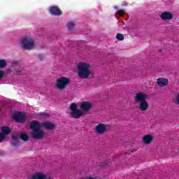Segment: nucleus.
Masks as SVG:
<instances>
[{
  "instance_id": "obj_1",
  "label": "nucleus",
  "mask_w": 179,
  "mask_h": 179,
  "mask_svg": "<svg viewBox=\"0 0 179 179\" xmlns=\"http://www.w3.org/2000/svg\"><path fill=\"white\" fill-rule=\"evenodd\" d=\"M41 128H43V124L38 121L32 120L30 122V129L32 131L31 137L33 138V139L41 141V139L44 138L45 134L44 131L41 130Z\"/></svg>"
},
{
  "instance_id": "obj_2",
  "label": "nucleus",
  "mask_w": 179,
  "mask_h": 179,
  "mask_svg": "<svg viewBox=\"0 0 179 179\" xmlns=\"http://www.w3.org/2000/svg\"><path fill=\"white\" fill-rule=\"evenodd\" d=\"M148 97H149V96L144 92H138L136 94L134 101L138 104V109L140 111H147L149 108Z\"/></svg>"
},
{
  "instance_id": "obj_3",
  "label": "nucleus",
  "mask_w": 179,
  "mask_h": 179,
  "mask_svg": "<svg viewBox=\"0 0 179 179\" xmlns=\"http://www.w3.org/2000/svg\"><path fill=\"white\" fill-rule=\"evenodd\" d=\"M90 65L87 63H79L78 64V75L81 79H87L90 75Z\"/></svg>"
},
{
  "instance_id": "obj_4",
  "label": "nucleus",
  "mask_w": 179,
  "mask_h": 179,
  "mask_svg": "<svg viewBox=\"0 0 179 179\" xmlns=\"http://www.w3.org/2000/svg\"><path fill=\"white\" fill-rule=\"evenodd\" d=\"M70 110L72 118L79 120V118L83 115V111L82 109L78 108V104H76V103H71Z\"/></svg>"
},
{
  "instance_id": "obj_5",
  "label": "nucleus",
  "mask_w": 179,
  "mask_h": 179,
  "mask_svg": "<svg viewBox=\"0 0 179 179\" xmlns=\"http://www.w3.org/2000/svg\"><path fill=\"white\" fill-rule=\"evenodd\" d=\"M71 83V80L66 77H60L56 80V87L59 90H64Z\"/></svg>"
},
{
  "instance_id": "obj_6",
  "label": "nucleus",
  "mask_w": 179,
  "mask_h": 179,
  "mask_svg": "<svg viewBox=\"0 0 179 179\" xmlns=\"http://www.w3.org/2000/svg\"><path fill=\"white\" fill-rule=\"evenodd\" d=\"M34 43V39L30 36L23 38L21 41L22 46L24 50H33Z\"/></svg>"
},
{
  "instance_id": "obj_7",
  "label": "nucleus",
  "mask_w": 179,
  "mask_h": 179,
  "mask_svg": "<svg viewBox=\"0 0 179 179\" xmlns=\"http://www.w3.org/2000/svg\"><path fill=\"white\" fill-rule=\"evenodd\" d=\"M13 118L17 122H24L26 121V115L18 112L13 115Z\"/></svg>"
},
{
  "instance_id": "obj_8",
  "label": "nucleus",
  "mask_w": 179,
  "mask_h": 179,
  "mask_svg": "<svg viewBox=\"0 0 179 179\" xmlns=\"http://www.w3.org/2000/svg\"><path fill=\"white\" fill-rule=\"evenodd\" d=\"M106 131H107V127L103 123L99 124L95 127L96 134H99V135H103V134L106 133Z\"/></svg>"
},
{
  "instance_id": "obj_9",
  "label": "nucleus",
  "mask_w": 179,
  "mask_h": 179,
  "mask_svg": "<svg viewBox=\"0 0 179 179\" xmlns=\"http://www.w3.org/2000/svg\"><path fill=\"white\" fill-rule=\"evenodd\" d=\"M31 179H52L50 175L36 173L31 176Z\"/></svg>"
},
{
  "instance_id": "obj_10",
  "label": "nucleus",
  "mask_w": 179,
  "mask_h": 179,
  "mask_svg": "<svg viewBox=\"0 0 179 179\" xmlns=\"http://www.w3.org/2000/svg\"><path fill=\"white\" fill-rule=\"evenodd\" d=\"M81 110L83 111H90V108H92V103L88 101H84L80 103V106Z\"/></svg>"
},
{
  "instance_id": "obj_11",
  "label": "nucleus",
  "mask_w": 179,
  "mask_h": 179,
  "mask_svg": "<svg viewBox=\"0 0 179 179\" xmlns=\"http://www.w3.org/2000/svg\"><path fill=\"white\" fill-rule=\"evenodd\" d=\"M50 12L52 15H55V16H59V15H62V11L57 6L50 7Z\"/></svg>"
},
{
  "instance_id": "obj_12",
  "label": "nucleus",
  "mask_w": 179,
  "mask_h": 179,
  "mask_svg": "<svg viewBox=\"0 0 179 179\" xmlns=\"http://www.w3.org/2000/svg\"><path fill=\"white\" fill-rule=\"evenodd\" d=\"M157 85L160 87H164L169 85V80L167 78H159L157 80Z\"/></svg>"
},
{
  "instance_id": "obj_13",
  "label": "nucleus",
  "mask_w": 179,
  "mask_h": 179,
  "mask_svg": "<svg viewBox=\"0 0 179 179\" xmlns=\"http://www.w3.org/2000/svg\"><path fill=\"white\" fill-rule=\"evenodd\" d=\"M160 17L162 20H170L173 19V13L171 12H163Z\"/></svg>"
},
{
  "instance_id": "obj_14",
  "label": "nucleus",
  "mask_w": 179,
  "mask_h": 179,
  "mask_svg": "<svg viewBox=\"0 0 179 179\" xmlns=\"http://www.w3.org/2000/svg\"><path fill=\"white\" fill-rule=\"evenodd\" d=\"M143 142L145 145H149L153 142V136L152 135H145L143 137Z\"/></svg>"
},
{
  "instance_id": "obj_15",
  "label": "nucleus",
  "mask_w": 179,
  "mask_h": 179,
  "mask_svg": "<svg viewBox=\"0 0 179 179\" xmlns=\"http://www.w3.org/2000/svg\"><path fill=\"white\" fill-rule=\"evenodd\" d=\"M42 127H43V128H45V129L52 130L55 128V124H54L50 122H45L42 124Z\"/></svg>"
},
{
  "instance_id": "obj_16",
  "label": "nucleus",
  "mask_w": 179,
  "mask_h": 179,
  "mask_svg": "<svg viewBox=\"0 0 179 179\" xmlns=\"http://www.w3.org/2000/svg\"><path fill=\"white\" fill-rule=\"evenodd\" d=\"M1 134L3 136H6V135H9V134H10V132H12V131H10V128H9L8 127H2L1 128Z\"/></svg>"
},
{
  "instance_id": "obj_17",
  "label": "nucleus",
  "mask_w": 179,
  "mask_h": 179,
  "mask_svg": "<svg viewBox=\"0 0 179 179\" xmlns=\"http://www.w3.org/2000/svg\"><path fill=\"white\" fill-rule=\"evenodd\" d=\"M13 141L11 142V144L14 148H17V146H19V138H17V136L13 135L12 136Z\"/></svg>"
},
{
  "instance_id": "obj_18",
  "label": "nucleus",
  "mask_w": 179,
  "mask_h": 179,
  "mask_svg": "<svg viewBox=\"0 0 179 179\" xmlns=\"http://www.w3.org/2000/svg\"><path fill=\"white\" fill-rule=\"evenodd\" d=\"M20 138L24 142L29 141V136L24 133L21 134Z\"/></svg>"
},
{
  "instance_id": "obj_19",
  "label": "nucleus",
  "mask_w": 179,
  "mask_h": 179,
  "mask_svg": "<svg viewBox=\"0 0 179 179\" xmlns=\"http://www.w3.org/2000/svg\"><path fill=\"white\" fill-rule=\"evenodd\" d=\"M73 27H75V22H69L67 23V29H69V30H72Z\"/></svg>"
},
{
  "instance_id": "obj_20",
  "label": "nucleus",
  "mask_w": 179,
  "mask_h": 179,
  "mask_svg": "<svg viewBox=\"0 0 179 179\" xmlns=\"http://www.w3.org/2000/svg\"><path fill=\"white\" fill-rule=\"evenodd\" d=\"M116 38L119 41H122V40H124V35L122 34H117L116 35Z\"/></svg>"
},
{
  "instance_id": "obj_21",
  "label": "nucleus",
  "mask_w": 179,
  "mask_h": 179,
  "mask_svg": "<svg viewBox=\"0 0 179 179\" xmlns=\"http://www.w3.org/2000/svg\"><path fill=\"white\" fill-rule=\"evenodd\" d=\"M6 66V61L5 59L0 60V69Z\"/></svg>"
},
{
  "instance_id": "obj_22",
  "label": "nucleus",
  "mask_w": 179,
  "mask_h": 179,
  "mask_svg": "<svg viewBox=\"0 0 179 179\" xmlns=\"http://www.w3.org/2000/svg\"><path fill=\"white\" fill-rule=\"evenodd\" d=\"M117 13L118 16H124L125 15V10H122V9L119 10H117Z\"/></svg>"
},
{
  "instance_id": "obj_23",
  "label": "nucleus",
  "mask_w": 179,
  "mask_h": 179,
  "mask_svg": "<svg viewBox=\"0 0 179 179\" xmlns=\"http://www.w3.org/2000/svg\"><path fill=\"white\" fill-rule=\"evenodd\" d=\"M15 75H20V73H22V69L20 68L19 69H15Z\"/></svg>"
},
{
  "instance_id": "obj_24",
  "label": "nucleus",
  "mask_w": 179,
  "mask_h": 179,
  "mask_svg": "<svg viewBox=\"0 0 179 179\" xmlns=\"http://www.w3.org/2000/svg\"><path fill=\"white\" fill-rule=\"evenodd\" d=\"M39 115L41 117H43L44 118H47V117H50V115L48 113H40Z\"/></svg>"
},
{
  "instance_id": "obj_25",
  "label": "nucleus",
  "mask_w": 179,
  "mask_h": 179,
  "mask_svg": "<svg viewBox=\"0 0 179 179\" xmlns=\"http://www.w3.org/2000/svg\"><path fill=\"white\" fill-rule=\"evenodd\" d=\"M12 66H19V62H17V61L13 62Z\"/></svg>"
},
{
  "instance_id": "obj_26",
  "label": "nucleus",
  "mask_w": 179,
  "mask_h": 179,
  "mask_svg": "<svg viewBox=\"0 0 179 179\" xmlns=\"http://www.w3.org/2000/svg\"><path fill=\"white\" fill-rule=\"evenodd\" d=\"M5 76V71H0V79L3 78Z\"/></svg>"
},
{
  "instance_id": "obj_27",
  "label": "nucleus",
  "mask_w": 179,
  "mask_h": 179,
  "mask_svg": "<svg viewBox=\"0 0 179 179\" xmlns=\"http://www.w3.org/2000/svg\"><path fill=\"white\" fill-rule=\"evenodd\" d=\"M176 103L179 106V93L176 96Z\"/></svg>"
},
{
  "instance_id": "obj_28",
  "label": "nucleus",
  "mask_w": 179,
  "mask_h": 179,
  "mask_svg": "<svg viewBox=\"0 0 179 179\" xmlns=\"http://www.w3.org/2000/svg\"><path fill=\"white\" fill-rule=\"evenodd\" d=\"M3 139H5V136H3V134L0 133V143L2 142Z\"/></svg>"
},
{
  "instance_id": "obj_29",
  "label": "nucleus",
  "mask_w": 179,
  "mask_h": 179,
  "mask_svg": "<svg viewBox=\"0 0 179 179\" xmlns=\"http://www.w3.org/2000/svg\"><path fill=\"white\" fill-rule=\"evenodd\" d=\"M38 59L39 61H43V59H44V56L43 55H39Z\"/></svg>"
},
{
  "instance_id": "obj_30",
  "label": "nucleus",
  "mask_w": 179,
  "mask_h": 179,
  "mask_svg": "<svg viewBox=\"0 0 179 179\" xmlns=\"http://www.w3.org/2000/svg\"><path fill=\"white\" fill-rule=\"evenodd\" d=\"M86 179H96V178H93V177H87Z\"/></svg>"
},
{
  "instance_id": "obj_31",
  "label": "nucleus",
  "mask_w": 179,
  "mask_h": 179,
  "mask_svg": "<svg viewBox=\"0 0 179 179\" xmlns=\"http://www.w3.org/2000/svg\"><path fill=\"white\" fill-rule=\"evenodd\" d=\"M130 152L131 153H134V152H136V150H131Z\"/></svg>"
},
{
  "instance_id": "obj_32",
  "label": "nucleus",
  "mask_w": 179,
  "mask_h": 179,
  "mask_svg": "<svg viewBox=\"0 0 179 179\" xmlns=\"http://www.w3.org/2000/svg\"><path fill=\"white\" fill-rule=\"evenodd\" d=\"M115 9H118V7H117V6H116V7H115Z\"/></svg>"
},
{
  "instance_id": "obj_33",
  "label": "nucleus",
  "mask_w": 179,
  "mask_h": 179,
  "mask_svg": "<svg viewBox=\"0 0 179 179\" xmlns=\"http://www.w3.org/2000/svg\"><path fill=\"white\" fill-rule=\"evenodd\" d=\"M106 164H108V162H106Z\"/></svg>"
}]
</instances>
